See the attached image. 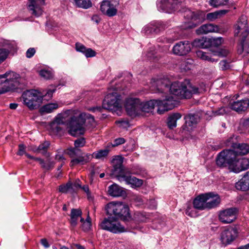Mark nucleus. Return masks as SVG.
<instances>
[{
    "label": "nucleus",
    "instance_id": "nucleus-1",
    "mask_svg": "<svg viewBox=\"0 0 249 249\" xmlns=\"http://www.w3.org/2000/svg\"><path fill=\"white\" fill-rule=\"evenodd\" d=\"M152 86L156 87L157 91L164 93L168 90L170 93L178 96L179 99H190L193 94L199 93V89L193 86L188 80L183 82L176 81L170 84L168 79H153Z\"/></svg>",
    "mask_w": 249,
    "mask_h": 249
},
{
    "label": "nucleus",
    "instance_id": "nucleus-2",
    "mask_svg": "<svg viewBox=\"0 0 249 249\" xmlns=\"http://www.w3.org/2000/svg\"><path fill=\"white\" fill-rule=\"evenodd\" d=\"M124 159L122 156H115L112 160L113 167L112 174L115 175L120 181H124L127 184L130 185L132 188L140 187L143 184V180L131 175L128 169L123 165Z\"/></svg>",
    "mask_w": 249,
    "mask_h": 249
},
{
    "label": "nucleus",
    "instance_id": "nucleus-3",
    "mask_svg": "<svg viewBox=\"0 0 249 249\" xmlns=\"http://www.w3.org/2000/svg\"><path fill=\"white\" fill-rule=\"evenodd\" d=\"M241 33L242 38L241 42L238 45L237 52L239 54L243 53L249 54V24L248 22L247 17L245 15L241 16L235 25L234 36H238Z\"/></svg>",
    "mask_w": 249,
    "mask_h": 249
},
{
    "label": "nucleus",
    "instance_id": "nucleus-4",
    "mask_svg": "<svg viewBox=\"0 0 249 249\" xmlns=\"http://www.w3.org/2000/svg\"><path fill=\"white\" fill-rule=\"evenodd\" d=\"M238 160L236 153L232 149H225L220 152L217 156L216 163L220 168L228 167L234 173H239L240 171L245 170L249 167L240 170L237 167Z\"/></svg>",
    "mask_w": 249,
    "mask_h": 249
},
{
    "label": "nucleus",
    "instance_id": "nucleus-5",
    "mask_svg": "<svg viewBox=\"0 0 249 249\" xmlns=\"http://www.w3.org/2000/svg\"><path fill=\"white\" fill-rule=\"evenodd\" d=\"M107 215H112L118 220L129 221L131 218L127 205L121 202H111L105 206Z\"/></svg>",
    "mask_w": 249,
    "mask_h": 249
},
{
    "label": "nucleus",
    "instance_id": "nucleus-6",
    "mask_svg": "<svg viewBox=\"0 0 249 249\" xmlns=\"http://www.w3.org/2000/svg\"><path fill=\"white\" fill-rule=\"evenodd\" d=\"M120 96L117 93L108 94L104 99L102 106H96L90 107L89 110L93 112H102L103 109L109 110H116L121 107Z\"/></svg>",
    "mask_w": 249,
    "mask_h": 249
},
{
    "label": "nucleus",
    "instance_id": "nucleus-7",
    "mask_svg": "<svg viewBox=\"0 0 249 249\" xmlns=\"http://www.w3.org/2000/svg\"><path fill=\"white\" fill-rule=\"evenodd\" d=\"M23 103L30 109L38 108L42 103L43 96L40 93L34 89L27 90L22 94Z\"/></svg>",
    "mask_w": 249,
    "mask_h": 249
},
{
    "label": "nucleus",
    "instance_id": "nucleus-8",
    "mask_svg": "<svg viewBox=\"0 0 249 249\" xmlns=\"http://www.w3.org/2000/svg\"><path fill=\"white\" fill-rule=\"evenodd\" d=\"M184 17L189 21L185 24V29H193L198 26L206 19L204 12L201 11H192L187 10L184 12Z\"/></svg>",
    "mask_w": 249,
    "mask_h": 249
},
{
    "label": "nucleus",
    "instance_id": "nucleus-9",
    "mask_svg": "<svg viewBox=\"0 0 249 249\" xmlns=\"http://www.w3.org/2000/svg\"><path fill=\"white\" fill-rule=\"evenodd\" d=\"M99 223L102 230L110 231L113 233H122L125 231V228L121 225L118 220L112 215H107Z\"/></svg>",
    "mask_w": 249,
    "mask_h": 249
},
{
    "label": "nucleus",
    "instance_id": "nucleus-10",
    "mask_svg": "<svg viewBox=\"0 0 249 249\" xmlns=\"http://www.w3.org/2000/svg\"><path fill=\"white\" fill-rule=\"evenodd\" d=\"M85 123L86 119L83 117L82 114L71 117L69 124V134L74 137L84 134L85 128L83 125Z\"/></svg>",
    "mask_w": 249,
    "mask_h": 249
},
{
    "label": "nucleus",
    "instance_id": "nucleus-11",
    "mask_svg": "<svg viewBox=\"0 0 249 249\" xmlns=\"http://www.w3.org/2000/svg\"><path fill=\"white\" fill-rule=\"evenodd\" d=\"M119 0H104L100 3V11L103 14L109 17H112L117 14V7Z\"/></svg>",
    "mask_w": 249,
    "mask_h": 249
},
{
    "label": "nucleus",
    "instance_id": "nucleus-12",
    "mask_svg": "<svg viewBox=\"0 0 249 249\" xmlns=\"http://www.w3.org/2000/svg\"><path fill=\"white\" fill-rule=\"evenodd\" d=\"M141 100L137 98L127 99L124 105L127 114L131 117H136L140 115Z\"/></svg>",
    "mask_w": 249,
    "mask_h": 249
},
{
    "label": "nucleus",
    "instance_id": "nucleus-13",
    "mask_svg": "<svg viewBox=\"0 0 249 249\" xmlns=\"http://www.w3.org/2000/svg\"><path fill=\"white\" fill-rule=\"evenodd\" d=\"M177 105V101L172 96H166L163 100H157V112L162 114L174 108Z\"/></svg>",
    "mask_w": 249,
    "mask_h": 249
},
{
    "label": "nucleus",
    "instance_id": "nucleus-14",
    "mask_svg": "<svg viewBox=\"0 0 249 249\" xmlns=\"http://www.w3.org/2000/svg\"><path fill=\"white\" fill-rule=\"evenodd\" d=\"M238 210L235 207H231L220 211L218 213V218L224 224L231 223L237 218Z\"/></svg>",
    "mask_w": 249,
    "mask_h": 249
},
{
    "label": "nucleus",
    "instance_id": "nucleus-15",
    "mask_svg": "<svg viewBox=\"0 0 249 249\" xmlns=\"http://www.w3.org/2000/svg\"><path fill=\"white\" fill-rule=\"evenodd\" d=\"M236 228L230 227L224 230L220 234V240L224 246L231 244L238 236Z\"/></svg>",
    "mask_w": 249,
    "mask_h": 249
},
{
    "label": "nucleus",
    "instance_id": "nucleus-16",
    "mask_svg": "<svg viewBox=\"0 0 249 249\" xmlns=\"http://www.w3.org/2000/svg\"><path fill=\"white\" fill-rule=\"evenodd\" d=\"M179 5L178 0H160L157 3L159 10L168 13L175 11Z\"/></svg>",
    "mask_w": 249,
    "mask_h": 249
},
{
    "label": "nucleus",
    "instance_id": "nucleus-17",
    "mask_svg": "<svg viewBox=\"0 0 249 249\" xmlns=\"http://www.w3.org/2000/svg\"><path fill=\"white\" fill-rule=\"evenodd\" d=\"M45 4V0H28V8L32 15L38 17L42 14V6Z\"/></svg>",
    "mask_w": 249,
    "mask_h": 249
},
{
    "label": "nucleus",
    "instance_id": "nucleus-18",
    "mask_svg": "<svg viewBox=\"0 0 249 249\" xmlns=\"http://www.w3.org/2000/svg\"><path fill=\"white\" fill-rule=\"evenodd\" d=\"M191 44L188 40L181 41L174 46L172 51L174 54L178 56L187 55L191 50Z\"/></svg>",
    "mask_w": 249,
    "mask_h": 249
},
{
    "label": "nucleus",
    "instance_id": "nucleus-19",
    "mask_svg": "<svg viewBox=\"0 0 249 249\" xmlns=\"http://www.w3.org/2000/svg\"><path fill=\"white\" fill-rule=\"evenodd\" d=\"M9 73L6 72L3 74L0 75V94L8 92L16 88L14 84V80L8 79Z\"/></svg>",
    "mask_w": 249,
    "mask_h": 249
},
{
    "label": "nucleus",
    "instance_id": "nucleus-20",
    "mask_svg": "<svg viewBox=\"0 0 249 249\" xmlns=\"http://www.w3.org/2000/svg\"><path fill=\"white\" fill-rule=\"evenodd\" d=\"M230 108L238 114H242L246 112L249 107V99H245L230 102Z\"/></svg>",
    "mask_w": 249,
    "mask_h": 249
},
{
    "label": "nucleus",
    "instance_id": "nucleus-21",
    "mask_svg": "<svg viewBox=\"0 0 249 249\" xmlns=\"http://www.w3.org/2000/svg\"><path fill=\"white\" fill-rule=\"evenodd\" d=\"M199 118L198 114L195 113H190L186 115L184 117L185 124L182 126V130L191 131L197 123Z\"/></svg>",
    "mask_w": 249,
    "mask_h": 249
},
{
    "label": "nucleus",
    "instance_id": "nucleus-22",
    "mask_svg": "<svg viewBox=\"0 0 249 249\" xmlns=\"http://www.w3.org/2000/svg\"><path fill=\"white\" fill-rule=\"evenodd\" d=\"M166 28V25L160 22H157L144 27L143 32L146 35L158 34Z\"/></svg>",
    "mask_w": 249,
    "mask_h": 249
},
{
    "label": "nucleus",
    "instance_id": "nucleus-23",
    "mask_svg": "<svg viewBox=\"0 0 249 249\" xmlns=\"http://www.w3.org/2000/svg\"><path fill=\"white\" fill-rule=\"evenodd\" d=\"M209 194H202L198 196L193 200V206L195 209L198 210H207V201H208L207 196Z\"/></svg>",
    "mask_w": 249,
    "mask_h": 249
},
{
    "label": "nucleus",
    "instance_id": "nucleus-24",
    "mask_svg": "<svg viewBox=\"0 0 249 249\" xmlns=\"http://www.w3.org/2000/svg\"><path fill=\"white\" fill-rule=\"evenodd\" d=\"M92 158L91 154L82 153L81 155L72 158L70 165L71 167H73L78 164L84 165L89 162Z\"/></svg>",
    "mask_w": 249,
    "mask_h": 249
},
{
    "label": "nucleus",
    "instance_id": "nucleus-25",
    "mask_svg": "<svg viewBox=\"0 0 249 249\" xmlns=\"http://www.w3.org/2000/svg\"><path fill=\"white\" fill-rule=\"evenodd\" d=\"M205 194L209 195V196H207L209 197L207 201V210L215 208L219 205L221 198L218 194L213 192H209L205 193Z\"/></svg>",
    "mask_w": 249,
    "mask_h": 249
},
{
    "label": "nucleus",
    "instance_id": "nucleus-26",
    "mask_svg": "<svg viewBox=\"0 0 249 249\" xmlns=\"http://www.w3.org/2000/svg\"><path fill=\"white\" fill-rule=\"evenodd\" d=\"M232 151L236 153V156L245 155L249 153V144L246 143H232Z\"/></svg>",
    "mask_w": 249,
    "mask_h": 249
},
{
    "label": "nucleus",
    "instance_id": "nucleus-27",
    "mask_svg": "<svg viewBox=\"0 0 249 249\" xmlns=\"http://www.w3.org/2000/svg\"><path fill=\"white\" fill-rule=\"evenodd\" d=\"M237 190L243 191L249 190V171L247 172L242 178L235 183Z\"/></svg>",
    "mask_w": 249,
    "mask_h": 249
},
{
    "label": "nucleus",
    "instance_id": "nucleus-28",
    "mask_svg": "<svg viewBox=\"0 0 249 249\" xmlns=\"http://www.w3.org/2000/svg\"><path fill=\"white\" fill-rule=\"evenodd\" d=\"M156 105L157 106V100H150L145 102L141 101L140 115L142 112H152Z\"/></svg>",
    "mask_w": 249,
    "mask_h": 249
},
{
    "label": "nucleus",
    "instance_id": "nucleus-29",
    "mask_svg": "<svg viewBox=\"0 0 249 249\" xmlns=\"http://www.w3.org/2000/svg\"><path fill=\"white\" fill-rule=\"evenodd\" d=\"M75 49L77 51L83 53L87 58L94 57L97 53L91 48H87L84 45L78 42L75 44Z\"/></svg>",
    "mask_w": 249,
    "mask_h": 249
},
{
    "label": "nucleus",
    "instance_id": "nucleus-30",
    "mask_svg": "<svg viewBox=\"0 0 249 249\" xmlns=\"http://www.w3.org/2000/svg\"><path fill=\"white\" fill-rule=\"evenodd\" d=\"M217 25L213 24H205L201 25L196 30L198 35L206 34L209 33L215 32L217 31Z\"/></svg>",
    "mask_w": 249,
    "mask_h": 249
},
{
    "label": "nucleus",
    "instance_id": "nucleus-31",
    "mask_svg": "<svg viewBox=\"0 0 249 249\" xmlns=\"http://www.w3.org/2000/svg\"><path fill=\"white\" fill-rule=\"evenodd\" d=\"M181 115L179 113H174L169 115L167 119V124L170 129L177 126V121L180 119Z\"/></svg>",
    "mask_w": 249,
    "mask_h": 249
},
{
    "label": "nucleus",
    "instance_id": "nucleus-32",
    "mask_svg": "<svg viewBox=\"0 0 249 249\" xmlns=\"http://www.w3.org/2000/svg\"><path fill=\"white\" fill-rule=\"evenodd\" d=\"M82 214V211L79 209H72L70 214V223L72 227H74L77 225V221L79 217Z\"/></svg>",
    "mask_w": 249,
    "mask_h": 249
},
{
    "label": "nucleus",
    "instance_id": "nucleus-33",
    "mask_svg": "<svg viewBox=\"0 0 249 249\" xmlns=\"http://www.w3.org/2000/svg\"><path fill=\"white\" fill-rule=\"evenodd\" d=\"M229 12V10H220L214 12L209 13L206 15V19L209 21H213L221 18V16L225 15Z\"/></svg>",
    "mask_w": 249,
    "mask_h": 249
},
{
    "label": "nucleus",
    "instance_id": "nucleus-34",
    "mask_svg": "<svg viewBox=\"0 0 249 249\" xmlns=\"http://www.w3.org/2000/svg\"><path fill=\"white\" fill-rule=\"evenodd\" d=\"M124 191L116 184H113L108 188V194L112 196L117 197L122 196Z\"/></svg>",
    "mask_w": 249,
    "mask_h": 249
},
{
    "label": "nucleus",
    "instance_id": "nucleus-35",
    "mask_svg": "<svg viewBox=\"0 0 249 249\" xmlns=\"http://www.w3.org/2000/svg\"><path fill=\"white\" fill-rule=\"evenodd\" d=\"M42 169L49 171L53 169L55 163L53 161H52L50 159H47L46 161L42 159H37Z\"/></svg>",
    "mask_w": 249,
    "mask_h": 249
},
{
    "label": "nucleus",
    "instance_id": "nucleus-36",
    "mask_svg": "<svg viewBox=\"0 0 249 249\" xmlns=\"http://www.w3.org/2000/svg\"><path fill=\"white\" fill-rule=\"evenodd\" d=\"M196 56L203 60H207L211 62H217V60L212 57L211 53L204 52L199 50L196 52Z\"/></svg>",
    "mask_w": 249,
    "mask_h": 249
},
{
    "label": "nucleus",
    "instance_id": "nucleus-37",
    "mask_svg": "<svg viewBox=\"0 0 249 249\" xmlns=\"http://www.w3.org/2000/svg\"><path fill=\"white\" fill-rule=\"evenodd\" d=\"M58 107V105L56 103L48 104L42 106L40 109V111L42 113H49L57 108Z\"/></svg>",
    "mask_w": 249,
    "mask_h": 249
},
{
    "label": "nucleus",
    "instance_id": "nucleus-38",
    "mask_svg": "<svg viewBox=\"0 0 249 249\" xmlns=\"http://www.w3.org/2000/svg\"><path fill=\"white\" fill-rule=\"evenodd\" d=\"M63 124V121L59 118H56L54 121L51 124V128L54 133H58L62 130V128L60 126V124Z\"/></svg>",
    "mask_w": 249,
    "mask_h": 249
},
{
    "label": "nucleus",
    "instance_id": "nucleus-39",
    "mask_svg": "<svg viewBox=\"0 0 249 249\" xmlns=\"http://www.w3.org/2000/svg\"><path fill=\"white\" fill-rule=\"evenodd\" d=\"M77 6L84 9H88L92 6L90 0H74Z\"/></svg>",
    "mask_w": 249,
    "mask_h": 249
},
{
    "label": "nucleus",
    "instance_id": "nucleus-40",
    "mask_svg": "<svg viewBox=\"0 0 249 249\" xmlns=\"http://www.w3.org/2000/svg\"><path fill=\"white\" fill-rule=\"evenodd\" d=\"M50 143L49 142H45L43 143H41L38 146V151L39 153H41L43 155H47V157H50V154H47V151L50 146Z\"/></svg>",
    "mask_w": 249,
    "mask_h": 249
},
{
    "label": "nucleus",
    "instance_id": "nucleus-41",
    "mask_svg": "<svg viewBox=\"0 0 249 249\" xmlns=\"http://www.w3.org/2000/svg\"><path fill=\"white\" fill-rule=\"evenodd\" d=\"M73 190L72 183L70 181L68 182L65 184H62L59 186V191L62 193L66 194Z\"/></svg>",
    "mask_w": 249,
    "mask_h": 249
},
{
    "label": "nucleus",
    "instance_id": "nucleus-42",
    "mask_svg": "<svg viewBox=\"0 0 249 249\" xmlns=\"http://www.w3.org/2000/svg\"><path fill=\"white\" fill-rule=\"evenodd\" d=\"M81 152V151L80 149L75 146L74 147H71L67 149V154L71 158H73L75 157L79 156L80 155L79 153Z\"/></svg>",
    "mask_w": 249,
    "mask_h": 249
},
{
    "label": "nucleus",
    "instance_id": "nucleus-43",
    "mask_svg": "<svg viewBox=\"0 0 249 249\" xmlns=\"http://www.w3.org/2000/svg\"><path fill=\"white\" fill-rule=\"evenodd\" d=\"M109 152V150L107 149H101L98 151L97 152L93 153V154L94 155L96 159H99L102 158L107 157L108 155Z\"/></svg>",
    "mask_w": 249,
    "mask_h": 249
},
{
    "label": "nucleus",
    "instance_id": "nucleus-44",
    "mask_svg": "<svg viewBox=\"0 0 249 249\" xmlns=\"http://www.w3.org/2000/svg\"><path fill=\"white\" fill-rule=\"evenodd\" d=\"M223 41V38L222 37L216 38H210V43L212 47H217L219 46Z\"/></svg>",
    "mask_w": 249,
    "mask_h": 249
},
{
    "label": "nucleus",
    "instance_id": "nucleus-45",
    "mask_svg": "<svg viewBox=\"0 0 249 249\" xmlns=\"http://www.w3.org/2000/svg\"><path fill=\"white\" fill-rule=\"evenodd\" d=\"M228 1V0H210V3L213 7H217L226 5Z\"/></svg>",
    "mask_w": 249,
    "mask_h": 249
},
{
    "label": "nucleus",
    "instance_id": "nucleus-46",
    "mask_svg": "<svg viewBox=\"0 0 249 249\" xmlns=\"http://www.w3.org/2000/svg\"><path fill=\"white\" fill-rule=\"evenodd\" d=\"M125 142V140L123 138H118L114 140L113 143H109L107 145V147H110V146L112 147H114L115 146H117L119 145L122 144Z\"/></svg>",
    "mask_w": 249,
    "mask_h": 249
},
{
    "label": "nucleus",
    "instance_id": "nucleus-47",
    "mask_svg": "<svg viewBox=\"0 0 249 249\" xmlns=\"http://www.w3.org/2000/svg\"><path fill=\"white\" fill-rule=\"evenodd\" d=\"M9 51L6 49H0V64L3 62L7 57Z\"/></svg>",
    "mask_w": 249,
    "mask_h": 249
},
{
    "label": "nucleus",
    "instance_id": "nucleus-48",
    "mask_svg": "<svg viewBox=\"0 0 249 249\" xmlns=\"http://www.w3.org/2000/svg\"><path fill=\"white\" fill-rule=\"evenodd\" d=\"M219 66L222 71H226L231 68L230 62H228L226 60H223L219 63Z\"/></svg>",
    "mask_w": 249,
    "mask_h": 249
},
{
    "label": "nucleus",
    "instance_id": "nucleus-49",
    "mask_svg": "<svg viewBox=\"0 0 249 249\" xmlns=\"http://www.w3.org/2000/svg\"><path fill=\"white\" fill-rule=\"evenodd\" d=\"M203 37L200 38L195 39L192 43L191 45L194 47L203 48Z\"/></svg>",
    "mask_w": 249,
    "mask_h": 249
},
{
    "label": "nucleus",
    "instance_id": "nucleus-50",
    "mask_svg": "<svg viewBox=\"0 0 249 249\" xmlns=\"http://www.w3.org/2000/svg\"><path fill=\"white\" fill-rule=\"evenodd\" d=\"M86 140L84 138L81 137L76 139L74 142V146L76 147H83L86 144Z\"/></svg>",
    "mask_w": 249,
    "mask_h": 249
},
{
    "label": "nucleus",
    "instance_id": "nucleus-51",
    "mask_svg": "<svg viewBox=\"0 0 249 249\" xmlns=\"http://www.w3.org/2000/svg\"><path fill=\"white\" fill-rule=\"evenodd\" d=\"M40 75L46 79H49L52 77V73L49 71L41 70L39 71Z\"/></svg>",
    "mask_w": 249,
    "mask_h": 249
},
{
    "label": "nucleus",
    "instance_id": "nucleus-52",
    "mask_svg": "<svg viewBox=\"0 0 249 249\" xmlns=\"http://www.w3.org/2000/svg\"><path fill=\"white\" fill-rule=\"evenodd\" d=\"M230 28V26L228 25H221V26H218L217 25V29L216 31H215V33H219L220 34H224L227 32L229 29Z\"/></svg>",
    "mask_w": 249,
    "mask_h": 249
},
{
    "label": "nucleus",
    "instance_id": "nucleus-53",
    "mask_svg": "<svg viewBox=\"0 0 249 249\" xmlns=\"http://www.w3.org/2000/svg\"><path fill=\"white\" fill-rule=\"evenodd\" d=\"M228 51L224 49H220L213 53V55H217L220 57H225L228 55Z\"/></svg>",
    "mask_w": 249,
    "mask_h": 249
},
{
    "label": "nucleus",
    "instance_id": "nucleus-54",
    "mask_svg": "<svg viewBox=\"0 0 249 249\" xmlns=\"http://www.w3.org/2000/svg\"><path fill=\"white\" fill-rule=\"evenodd\" d=\"M186 214L192 217H195L197 216V213L195 210H191L190 207H188L185 211Z\"/></svg>",
    "mask_w": 249,
    "mask_h": 249
},
{
    "label": "nucleus",
    "instance_id": "nucleus-55",
    "mask_svg": "<svg viewBox=\"0 0 249 249\" xmlns=\"http://www.w3.org/2000/svg\"><path fill=\"white\" fill-rule=\"evenodd\" d=\"M203 49L211 47L210 38L203 37Z\"/></svg>",
    "mask_w": 249,
    "mask_h": 249
},
{
    "label": "nucleus",
    "instance_id": "nucleus-56",
    "mask_svg": "<svg viewBox=\"0 0 249 249\" xmlns=\"http://www.w3.org/2000/svg\"><path fill=\"white\" fill-rule=\"evenodd\" d=\"M55 90V89H49V90H48V91H47L46 94L43 96V97L46 98L45 99L47 100L51 99L53 96V93L54 92Z\"/></svg>",
    "mask_w": 249,
    "mask_h": 249
},
{
    "label": "nucleus",
    "instance_id": "nucleus-57",
    "mask_svg": "<svg viewBox=\"0 0 249 249\" xmlns=\"http://www.w3.org/2000/svg\"><path fill=\"white\" fill-rule=\"evenodd\" d=\"M91 227V222H84L82 224V228L84 231H89Z\"/></svg>",
    "mask_w": 249,
    "mask_h": 249
},
{
    "label": "nucleus",
    "instance_id": "nucleus-58",
    "mask_svg": "<svg viewBox=\"0 0 249 249\" xmlns=\"http://www.w3.org/2000/svg\"><path fill=\"white\" fill-rule=\"evenodd\" d=\"M86 118L89 120V123L91 126L95 125V120L94 117L91 114L85 115Z\"/></svg>",
    "mask_w": 249,
    "mask_h": 249
},
{
    "label": "nucleus",
    "instance_id": "nucleus-59",
    "mask_svg": "<svg viewBox=\"0 0 249 249\" xmlns=\"http://www.w3.org/2000/svg\"><path fill=\"white\" fill-rule=\"evenodd\" d=\"M36 53V50L34 48H30L27 50L26 53V56L27 58H31L34 56Z\"/></svg>",
    "mask_w": 249,
    "mask_h": 249
},
{
    "label": "nucleus",
    "instance_id": "nucleus-60",
    "mask_svg": "<svg viewBox=\"0 0 249 249\" xmlns=\"http://www.w3.org/2000/svg\"><path fill=\"white\" fill-rule=\"evenodd\" d=\"M25 146L23 144H19L18 145V151L17 152V154L19 156H22L26 153L25 152Z\"/></svg>",
    "mask_w": 249,
    "mask_h": 249
},
{
    "label": "nucleus",
    "instance_id": "nucleus-61",
    "mask_svg": "<svg viewBox=\"0 0 249 249\" xmlns=\"http://www.w3.org/2000/svg\"><path fill=\"white\" fill-rule=\"evenodd\" d=\"M240 123L243 127L246 128L248 127L249 126V117L242 119Z\"/></svg>",
    "mask_w": 249,
    "mask_h": 249
},
{
    "label": "nucleus",
    "instance_id": "nucleus-62",
    "mask_svg": "<svg viewBox=\"0 0 249 249\" xmlns=\"http://www.w3.org/2000/svg\"><path fill=\"white\" fill-rule=\"evenodd\" d=\"M40 243L45 248H48L50 247V245L46 238L41 239Z\"/></svg>",
    "mask_w": 249,
    "mask_h": 249
},
{
    "label": "nucleus",
    "instance_id": "nucleus-63",
    "mask_svg": "<svg viewBox=\"0 0 249 249\" xmlns=\"http://www.w3.org/2000/svg\"><path fill=\"white\" fill-rule=\"evenodd\" d=\"M233 137H231L229 139H228L226 140V143H225L226 145L228 146H231V147L232 143H234L233 142Z\"/></svg>",
    "mask_w": 249,
    "mask_h": 249
},
{
    "label": "nucleus",
    "instance_id": "nucleus-64",
    "mask_svg": "<svg viewBox=\"0 0 249 249\" xmlns=\"http://www.w3.org/2000/svg\"><path fill=\"white\" fill-rule=\"evenodd\" d=\"M91 19L97 24H98L101 20V18L96 15H93L91 18Z\"/></svg>",
    "mask_w": 249,
    "mask_h": 249
}]
</instances>
